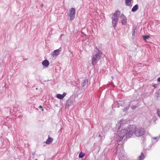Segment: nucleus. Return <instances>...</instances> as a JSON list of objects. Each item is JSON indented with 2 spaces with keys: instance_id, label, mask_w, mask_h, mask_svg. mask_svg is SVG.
<instances>
[{
  "instance_id": "f257e3e1",
  "label": "nucleus",
  "mask_w": 160,
  "mask_h": 160,
  "mask_svg": "<svg viewBox=\"0 0 160 160\" xmlns=\"http://www.w3.org/2000/svg\"><path fill=\"white\" fill-rule=\"evenodd\" d=\"M132 131H114V133L116 134L117 141L118 142L123 139L124 141L131 137L132 133Z\"/></svg>"
},
{
  "instance_id": "f03ea898",
  "label": "nucleus",
  "mask_w": 160,
  "mask_h": 160,
  "mask_svg": "<svg viewBox=\"0 0 160 160\" xmlns=\"http://www.w3.org/2000/svg\"><path fill=\"white\" fill-rule=\"evenodd\" d=\"M92 58V64L93 66L95 65L97 62L101 57V54L99 52H95L93 53Z\"/></svg>"
},
{
  "instance_id": "7ed1b4c3",
  "label": "nucleus",
  "mask_w": 160,
  "mask_h": 160,
  "mask_svg": "<svg viewBox=\"0 0 160 160\" xmlns=\"http://www.w3.org/2000/svg\"><path fill=\"white\" fill-rule=\"evenodd\" d=\"M115 153L117 155L120 157H121L122 156L123 157H124V155L123 154L124 153V151L122 147H120L117 148L115 151Z\"/></svg>"
},
{
  "instance_id": "20e7f679",
  "label": "nucleus",
  "mask_w": 160,
  "mask_h": 160,
  "mask_svg": "<svg viewBox=\"0 0 160 160\" xmlns=\"http://www.w3.org/2000/svg\"><path fill=\"white\" fill-rule=\"evenodd\" d=\"M131 132L132 133V134L131 135V137L134 136L138 137H140L144 133V131H132Z\"/></svg>"
},
{
  "instance_id": "39448f33",
  "label": "nucleus",
  "mask_w": 160,
  "mask_h": 160,
  "mask_svg": "<svg viewBox=\"0 0 160 160\" xmlns=\"http://www.w3.org/2000/svg\"><path fill=\"white\" fill-rule=\"evenodd\" d=\"M75 13V9L74 8H72L70 10V12L69 13V16L70 17L71 20H72L74 18Z\"/></svg>"
},
{
  "instance_id": "423d86ee",
  "label": "nucleus",
  "mask_w": 160,
  "mask_h": 160,
  "mask_svg": "<svg viewBox=\"0 0 160 160\" xmlns=\"http://www.w3.org/2000/svg\"><path fill=\"white\" fill-rule=\"evenodd\" d=\"M160 137V136L159 135L157 137H153L152 138V144H151L149 146V147L148 148V149H150L152 146V144H153L154 143H155L156 142L158 141V139Z\"/></svg>"
},
{
  "instance_id": "0eeeda50",
  "label": "nucleus",
  "mask_w": 160,
  "mask_h": 160,
  "mask_svg": "<svg viewBox=\"0 0 160 160\" xmlns=\"http://www.w3.org/2000/svg\"><path fill=\"white\" fill-rule=\"evenodd\" d=\"M67 95L66 92H64L62 94H58L56 95V97L59 99H62Z\"/></svg>"
},
{
  "instance_id": "6e6552de",
  "label": "nucleus",
  "mask_w": 160,
  "mask_h": 160,
  "mask_svg": "<svg viewBox=\"0 0 160 160\" xmlns=\"http://www.w3.org/2000/svg\"><path fill=\"white\" fill-rule=\"evenodd\" d=\"M61 50L59 49L54 50L52 53V55L53 57L58 56L59 53Z\"/></svg>"
},
{
  "instance_id": "1a4fd4ad",
  "label": "nucleus",
  "mask_w": 160,
  "mask_h": 160,
  "mask_svg": "<svg viewBox=\"0 0 160 160\" xmlns=\"http://www.w3.org/2000/svg\"><path fill=\"white\" fill-rule=\"evenodd\" d=\"M105 131H102L100 133L98 134L97 137H101V139H102L104 138L105 132Z\"/></svg>"
},
{
  "instance_id": "9d476101",
  "label": "nucleus",
  "mask_w": 160,
  "mask_h": 160,
  "mask_svg": "<svg viewBox=\"0 0 160 160\" xmlns=\"http://www.w3.org/2000/svg\"><path fill=\"white\" fill-rule=\"evenodd\" d=\"M48 138L45 142L47 144H50L52 142L53 139L52 138L50 137L49 135H48Z\"/></svg>"
},
{
  "instance_id": "9b49d317",
  "label": "nucleus",
  "mask_w": 160,
  "mask_h": 160,
  "mask_svg": "<svg viewBox=\"0 0 160 160\" xmlns=\"http://www.w3.org/2000/svg\"><path fill=\"white\" fill-rule=\"evenodd\" d=\"M42 64L43 66L48 67L49 65V62L47 60H45L42 62Z\"/></svg>"
},
{
  "instance_id": "f8f14e48",
  "label": "nucleus",
  "mask_w": 160,
  "mask_h": 160,
  "mask_svg": "<svg viewBox=\"0 0 160 160\" xmlns=\"http://www.w3.org/2000/svg\"><path fill=\"white\" fill-rule=\"evenodd\" d=\"M112 23L114 28L116 27L117 22L118 21L117 18H115L113 17L112 18Z\"/></svg>"
},
{
  "instance_id": "ddd939ff",
  "label": "nucleus",
  "mask_w": 160,
  "mask_h": 160,
  "mask_svg": "<svg viewBox=\"0 0 160 160\" xmlns=\"http://www.w3.org/2000/svg\"><path fill=\"white\" fill-rule=\"evenodd\" d=\"M145 157V156L143 154V153L142 152L140 155L138 157V158L137 159V160H143Z\"/></svg>"
},
{
  "instance_id": "4468645a",
  "label": "nucleus",
  "mask_w": 160,
  "mask_h": 160,
  "mask_svg": "<svg viewBox=\"0 0 160 160\" xmlns=\"http://www.w3.org/2000/svg\"><path fill=\"white\" fill-rule=\"evenodd\" d=\"M138 8V4H136L134 6L132 9V11L133 12L136 11Z\"/></svg>"
},
{
  "instance_id": "2eb2a0df",
  "label": "nucleus",
  "mask_w": 160,
  "mask_h": 160,
  "mask_svg": "<svg viewBox=\"0 0 160 160\" xmlns=\"http://www.w3.org/2000/svg\"><path fill=\"white\" fill-rule=\"evenodd\" d=\"M120 12L118 10H117L114 14L113 16L115 17H117L118 16L120 15Z\"/></svg>"
},
{
  "instance_id": "dca6fc26",
  "label": "nucleus",
  "mask_w": 160,
  "mask_h": 160,
  "mask_svg": "<svg viewBox=\"0 0 160 160\" xmlns=\"http://www.w3.org/2000/svg\"><path fill=\"white\" fill-rule=\"evenodd\" d=\"M132 0H125V3L126 4L127 6L130 5Z\"/></svg>"
},
{
  "instance_id": "f3484780",
  "label": "nucleus",
  "mask_w": 160,
  "mask_h": 160,
  "mask_svg": "<svg viewBox=\"0 0 160 160\" xmlns=\"http://www.w3.org/2000/svg\"><path fill=\"white\" fill-rule=\"evenodd\" d=\"M85 155V154L83 153L82 152H80L79 154V158H82Z\"/></svg>"
},
{
  "instance_id": "a211bd4d",
  "label": "nucleus",
  "mask_w": 160,
  "mask_h": 160,
  "mask_svg": "<svg viewBox=\"0 0 160 160\" xmlns=\"http://www.w3.org/2000/svg\"><path fill=\"white\" fill-rule=\"evenodd\" d=\"M127 22V20L126 19H123L122 20V23L123 24L125 25Z\"/></svg>"
},
{
  "instance_id": "6ab92c4d",
  "label": "nucleus",
  "mask_w": 160,
  "mask_h": 160,
  "mask_svg": "<svg viewBox=\"0 0 160 160\" xmlns=\"http://www.w3.org/2000/svg\"><path fill=\"white\" fill-rule=\"evenodd\" d=\"M142 37L144 39L146 40L149 37L148 36H143Z\"/></svg>"
},
{
  "instance_id": "aec40b11",
  "label": "nucleus",
  "mask_w": 160,
  "mask_h": 160,
  "mask_svg": "<svg viewBox=\"0 0 160 160\" xmlns=\"http://www.w3.org/2000/svg\"><path fill=\"white\" fill-rule=\"evenodd\" d=\"M158 116L160 117V111H158Z\"/></svg>"
},
{
  "instance_id": "412c9836",
  "label": "nucleus",
  "mask_w": 160,
  "mask_h": 160,
  "mask_svg": "<svg viewBox=\"0 0 160 160\" xmlns=\"http://www.w3.org/2000/svg\"><path fill=\"white\" fill-rule=\"evenodd\" d=\"M158 81L159 82H160V77L158 79Z\"/></svg>"
},
{
  "instance_id": "4be33fe9",
  "label": "nucleus",
  "mask_w": 160,
  "mask_h": 160,
  "mask_svg": "<svg viewBox=\"0 0 160 160\" xmlns=\"http://www.w3.org/2000/svg\"><path fill=\"white\" fill-rule=\"evenodd\" d=\"M39 108H42V106H40L39 107Z\"/></svg>"
},
{
  "instance_id": "5701e85b",
  "label": "nucleus",
  "mask_w": 160,
  "mask_h": 160,
  "mask_svg": "<svg viewBox=\"0 0 160 160\" xmlns=\"http://www.w3.org/2000/svg\"><path fill=\"white\" fill-rule=\"evenodd\" d=\"M42 111H44V109H43V108H42Z\"/></svg>"
},
{
  "instance_id": "b1692460",
  "label": "nucleus",
  "mask_w": 160,
  "mask_h": 160,
  "mask_svg": "<svg viewBox=\"0 0 160 160\" xmlns=\"http://www.w3.org/2000/svg\"><path fill=\"white\" fill-rule=\"evenodd\" d=\"M35 160H37V159H36Z\"/></svg>"
}]
</instances>
